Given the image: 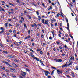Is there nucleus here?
<instances>
[{
	"mask_svg": "<svg viewBox=\"0 0 78 78\" xmlns=\"http://www.w3.org/2000/svg\"><path fill=\"white\" fill-rule=\"evenodd\" d=\"M60 26H62V23H60Z\"/></svg>",
	"mask_w": 78,
	"mask_h": 78,
	"instance_id": "59",
	"label": "nucleus"
},
{
	"mask_svg": "<svg viewBox=\"0 0 78 78\" xmlns=\"http://www.w3.org/2000/svg\"><path fill=\"white\" fill-rule=\"evenodd\" d=\"M8 23H7L5 24V28H8Z\"/></svg>",
	"mask_w": 78,
	"mask_h": 78,
	"instance_id": "12",
	"label": "nucleus"
},
{
	"mask_svg": "<svg viewBox=\"0 0 78 78\" xmlns=\"http://www.w3.org/2000/svg\"><path fill=\"white\" fill-rule=\"evenodd\" d=\"M27 37L25 38V39H30V35L27 36Z\"/></svg>",
	"mask_w": 78,
	"mask_h": 78,
	"instance_id": "8",
	"label": "nucleus"
},
{
	"mask_svg": "<svg viewBox=\"0 0 78 78\" xmlns=\"http://www.w3.org/2000/svg\"><path fill=\"white\" fill-rule=\"evenodd\" d=\"M42 5L44 6V7H45V4H44L42 3Z\"/></svg>",
	"mask_w": 78,
	"mask_h": 78,
	"instance_id": "45",
	"label": "nucleus"
},
{
	"mask_svg": "<svg viewBox=\"0 0 78 78\" xmlns=\"http://www.w3.org/2000/svg\"><path fill=\"white\" fill-rule=\"evenodd\" d=\"M51 76H50L49 75L48 76V78H51Z\"/></svg>",
	"mask_w": 78,
	"mask_h": 78,
	"instance_id": "58",
	"label": "nucleus"
},
{
	"mask_svg": "<svg viewBox=\"0 0 78 78\" xmlns=\"http://www.w3.org/2000/svg\"><path fill=\"white\" fill-rule=\"evenodd\" d=\"M43 45L44 46H45V45H46V44L45 43H43Z\"/></svg>",
	"mask_w": 78,
	"mask_h": 78,
	"instance_id": "46",
	"label": "nucleus"
},
{
	"mask_svg": "<svg viewBox=\"0 0 78 78\" xmlns=\"http://www.w3.org/2000/svg\"><path fill=\"white\" fill-rule=\"evenodd\" d=\"M51 4L53 5V6H55V4H54V3H52Z\"/></svg>",
	"mask_w": 78,
	"mask_h": 78,
	"instance_id": "64",
	"label": "nucleus"
},
{
	"mask_svg": "<svg viewBox=\"0 0 78 78\" xmlns=\"http://www.w3.org/2000/svg\"><path fill=\"white\" fill-rule=\"evenodd\" d=\"M72 76L73 77H75V74L73 73H72Z\"/></svg>",
	"mask_w": 78,
	"mask_h": 78,
	"instance_id": "18",
	"label": "nucleus"
},
{
	"mask_svg": "<svg viewBox=\"0 0 78 78\" xmlns=\"http://www.w3.org/2000/svg\"><path fill=\"white\" fill-rule=\"evenodd\" d=\"M44 24L45 25H47L48 26H49V23H48V20H45V22H44Z\"/></svg>",
	"mask_w": 78,
	"mask_h": 78,
	"instance_id": "1",
	"label": "nucleus"
},
{
	"mask_svg": "<svg viewBox=\"0 0 78 78\" xmlns=\"http://www.w3.org/2000/svg\"><path fill=\"white\" fill-rule=\"evenodd\" d=\"M9 5H11V6H14V4H13L12 3H9Z\"/></svg>",
	"mask_w": 78,
	"mask_h": 78,
	"instance_id": "22",
	"label": "nucleus"
},
{
	"mask_svg": "<svg viewBox=\"0 0 78 78\" xmlns=\"http://www.w3.org/2000/svg\"><path fill=\"white\" fill-rule=\"evenodd\" d=\"M12 77H13V78H16V76H12Z\"/></svg>",
	"mask_w": 78,
	"mask_h": 78,
	"instance_id": "51",
	"label": "nucleus"
},
{
	"mask_svg": "<svg viewBox=\"0 0 78 78\" xmlns=\"http://www.w3.org/2000/svg\"><path fill=\"white\" fill-rule=\"evenodd\" d=\"M1 2L2 3H5V2L4 1H2Z\"/></svg>",
	"mask_w": 78,
	"mask_h": 78,
	"instance_id": "55",
	"label": "nucleus"
},
{
	"mask_svg": "<svg viewBox=\"0 0 78 78\" xmlns=\"http://www.w3.org/2000/svg\"><path fill=\"white\" fill-rule=\"evenodd\" d=\"M5 31V30H2V31H1V32H0V33L1 34H2V33H3Z\"/></svg>",
	"mask_w": 78,
	"mask_h": 78,
	"instance_id": "17",
	"label": "nucleus"
},
{
	"mask_svg": "<svg viewBox=\"0 0 78 78\" xmlns=\"http://www.w3.org/2000/svg\"><path fill=\"white\" fill-rule=\"evenodd\" d=\"M52 69H56V68H55V67H52Z\"/></svg>",
	"mask_w": 78,
	"mask_h": 78,
	"instance_id": "48",
	"label": "nucleus"
},
{
	"mask_svg": "<svg viewBox=\"0 0 78 78\" xmlns=\"http://www.w3.org/2000/svg\"><path fill=\"white\" fill-rule=\"evenodd\" d=\"M44 73L46 76H48V73H50V72L47 71H44Z\"/></svg>",
	"mask_w": 78,
	"mask_h": 78,
	"instance_id": "3",
	"label": "nucleus"
},
{
	"mask_svg": "<svg viewBox=\"0 0 78 78\" xmlns=\"http://www.w3.org/2000/svg\"><path fill=\"white\" fill-rule=\"evenodd\" d=\"M62 61L61 60V59H58V62H62Z\"/></svg>",
	"mask_w": 78,
	"mask_h": 78,
	"instance_id": "28",
	"label": "nucleus"
},
{
	"mask_svg": "<svg viewBox=\"0 0 78 78\" xmlns=\"http://www.w3.org/2000/svg\"><path fill=\"white\" fill-rule=\"evenodd\" d=\"M59 48L61 50H62V47L61 46H59Z\"/></svg>",
	"mask_w": 78,
	"mask_h": 78,
	"instance_id": "33",
	"label": "nucleus"
},
{
	"mask_svg": "<svg viewBox=\"0 0 78 78\" xmlns=\"http://www.w3.org/2000/svg\"><path fill=\"white\" fill-rule=\"evenodd\" d=\"M33 58L36 59V61H39V59L37 57H34Z\"/></svg>",
	"mask_w": 78,
	"mask_h": 78,
	"instance_id": "5",
	"label": "nucleus"
},
{
	"mask_svg": "<svg viewBox=\"0 0 78 78\" xmlns=\"http://www.w3.org/2000/svg\"><path fill=\"white\" fill-rule=\"evenodd\" d=\"M67 23V26L68 27H69V24L68 23Z\"/></svg>",
	"mask_w": 78,
	"mask_h": 78,
	"instance_id": "44",
	"label": "nucleus"
},
{
	"mask_svg": "<svg viewBox=\"0 0 78 78\" xmlns=\"http://www.w3.org/2000/svg\"><path fill=\"white\" fill-rule=\"evenodd\" d=\"M49 39L51 40V39H52V37H49Z\"/></svg>",
	"mask_w": 78,
	"mask_h": 78,
	"instance_id": "42",
	"label": "nucleus"
},
{
	"mask_svg": "<svg viewBox=\"0 0 78 78\" xmlns=\"http://www.w3.org/2000/svg\"><path fill=\"white\" fill-rule=\"evenodd\" d=\"M41 17L39 16H38V20L39 21H40V20H41Z\"/></svg>",
	"mask_w": 78,
	"mask_h": 78,
	"instance_id": "15",
	"label": "nucleus"
},
{
	"mask_svg": "<svg viewBox=\"0 0 78 78\" xmlns=\"http://www.w3.org/2000/svg\"><path fill=\"white\" fill-rule=\"evenodd\" d=\"M41 65L42 66H44V64H43L42 62L41 63Z\"/></svg>",
	"mask_w": 78,
	"mask_h": 78,
	"instance_id": "29",
	"label": "nucleus"
},
{
	"mask_svg": "<svg viewBox=\"0 0 78 78\" xmlns=\"http://www.w3.org/2000/svg\"><path fill=\"white\" fill-rule=\"evenodd\" d=\"M21 3H22V4L23 5H25V3L23 2H21Z\"/></svg>",
	"mask_w": 78,
	"mask_h": 78,
	"instance_id": "56",
	"label": "nucleus"
},
{
	"mask_svg": "<svg viewBox=\"0 0 78 78\" xmlns=\"http://www.w3.org/2000/svg\"><path fill=\"white\" fill-rule=\"evenodd\" d=\"M27 17L28 18H29V19H31V17L30 16L28 15Z\"/></svg>",
	"mask_w": 78,
	"mask_h": 78,
	"instance_id": "20",
	"label": "nucleus"
},
{
	"mask_svg": "<svg viewBox=\"0 0 78 78\" xmlns=\"http://www.w3.org/2000/svg\"><path fill=\"white\" fill-rule=\"evenodd\" d=\"M36 12V14H37V16H39V12L38 11H37Z\"/></svg>",
	"mask_w": 78,
	"mask_h": 78,
	"instance_id": "16",
	"label": "nucleus"
},
{
	"mask_svg": "<svg viewBox=\"0 0 78 78\" xmlns=\"http://www.w3.org/2000/svg\"><path fill=\"white\" fill-rule=\"evenodd\" d=\"M1 30H4V28L3 27H1Z\"/></svg>",
	"mask_w": 78,
	"mask_h": 78,
	"instance_id": "52",
	"label": "nucleus"
},
{
	"mask_svg": "<svg viewBox=\"0 0 78 78\" xmlns=\"http://www.w3.org/2000/svg\"><path fill=\"white\" fill-rule=\"evenodd\" d=\"M75 57H77V55H76V53L75 54Z\"/></svg>",
	"mask_w": 78,
	"mask_h": 78,
	"instance_id": "63",
	"label": "nucleus"
},
{
	"mask_svg": "<svg viewBox=\"0 0 78 78\" xmlns=\"http://www.w3.org/2000/svg\"><path fill=\"white\" fill-rule=\"evenodd\" d=\"M0 67L1 69H2V70H6V68L5 67H4L1 66Z\"/></svg>",
	"mask_w": 78,
	"mask_h": 78,
	"instance_id": "9",
	"label": "nucleus"
},
{
	"mask_svg": "<svg viewBox=\"0 0 78 78\" xmlns=\"http://www.w3.org/2000/svg\"><path fill=\"white\" fill-rule=\"evenodd\" d=\"M5 71L7 72H9V70H8V69H6L5 70Z\"/></svg>",
	"mask_w": 78,
	"mask_h": 78,
	"instance_id": "38",
	"label": "nucleus"
},
{
	"mask_svg": "<svg viewBox=\"0 0 78 78\" xmlns=\"http://www.w3.org/2000/svg\"><path fill=\"white\" fill-rule=\"evenodd\" d=\"M0 45L1 47H3V44H2L1 43H0Z\"/></svg>",
	"mask_w": 78,
	"mask_h": 78,
	"instance_id": "31",
	"label": "nucleus"
},
{
	"mask_svg": "<svg viewBox=\"0 0 78 78\" xmlns=\"http://www.w3.org/2000/svg\"><path fill=\"white\" fill-rule=\"evenodd\" d=\"M75 19L76 21H77L78 20V18H77V17H76V18H75Z\"/></svg>",
	"mask_w": 78,
	"mask_h": 78,
	"instance_id": "57",
	"label": "nucleus"
},
{
	"mask_svg": "<svg viewBox=\"0 0 78 78\" xmlns=\"http://www.w3.org/2000/svg\"><path fill=\"white\" fill-rule=\"evenodd\" d=\"M56 43L57 44H58V45H59V44H60V43H59V42H57Z\"/></svg>",
	"mask_w": 78,
	"mask_h": 78,
	"instance_id": "61",
	"label": "nucleus"
},
{
	"mask_svg": "<svg viewBox=\"0 0 78 78\" xmlns=\"http://www.w3.org/2000/svg\"><path fill=\"white\" fill-rule=\"evenodd\" d=\"M21 20H22V21H23V22L24 21V18H23V17H22Z\"/></svg>",
	"mask_w": 78,
	"mask_h": 78,
	"instance_id": "23",
	"label": "nucleus"
},
{
	"mask_svg": "<svg viewBox=\"0 0 78 78\" xmlns=\"http://www.w3.org/2000/svg\"><path fill=\"white\" fill-rule=\"evenodd\" d=\"M29 50H30V51H32V52H34V51H33V50L31 49L30 48H29Z\"/></svg>",
	"mask_w": 78,
	"mask_h": 78,
	"instance_id": "19",
	"label": "nucleus"
},
{
	"mask_svg": "<svg viewBox=\"0 0 78 78\" xmlns=\"http://www.w3.org/2000/svg\"><path fill=\"white\" fill-rule=\"evenodd\" d=\"M57 25H58V24L57 23H55V26H57Z\"/></svg>",
	"mask_w": 78,
	"mask_h": 78,
	"instance_id": "60",
	"label": "nucleus"
},
{
	"mask_svg": "<svg viewBox=\"0 0 78 78\" xmlns=\"http://www.w3.org/2000/svg\"><path fill=\"white\" fill-rule=\"evenodd\" d=\"M16 2L18 3H19V4H20V3H21V2H20V1L19 0H17L16 1Z\"/></svg>",
	"mask_w": 78,
	"mask_h": 78,
	"instance_id": "13",
	"label": "nucleus"
},
{
	"mask_svg": "<svg viewBox=\"0 0 78 78\" xmlns=\"http://www.w3.org/2000/svg\"><path fill=\"white\" fill-rule=\"evenodd\" d=\"M24 27H25V28L27 27V25H26V24H24Z\"/></svg>",
	"mask_w": 78,
	"mask_h": 78,
	"instance_id": "43",
	"label": "nucleus"
},
{
	"mask_svg": "<svg viewBox=\"0 0 78 78\" xmlns=\"http://www.w3.org/2000/svg\"><path fill=\"white\" fill-rule=\"evenodd\" d=\"M51 25L52 26V27H54V25L52 23H51Z\"/></svg>",
	"mask_w": 78,
	"mask_h": 78,
	"instance_id": "54",
	"label": "nucleus"
},
{
	"mask_svg": "<svg viewBox=\"0 0 78 78\" xmlns=\"http://www.w3.org/2000/svg\"><path fill=\"white\" fill-rule=\"evenodd\" d=\"M69 36H70V37H71V38H72V39H73V36H72L71 35H70Z\"/></svg>",
	"mask_w": 78,
	"mask_h": 78,
	"instance_id": "32",
	"label": "nucleus"
},
{
	"mask_svg": "<svg viewBox=\"0 0 78 78\" xmlns=\"http://www.w3.org/2000/svg\"><path fill=\"white\" fill-rule=\"evenodd\" d=\"M11 20V19H9L8 20V22H10Z\"/></svg>",
	"mask_w": 78,
	"mask_h": 78,
	"instance_id": "34",
	"label": "nucleus"
},
{
	"mask_svg": "<svg viewBox=\"0 0 78 78\" xmlns=\"http://www.w3.org/2000/svg\"><path fill=\"white\" fill-rule=\"evenodd\" d=\"M62 68H64V67H67V64H65L64 65H63L62 66Z\"/></svg>",
	"mask_w": 78,
	"mask_h": 78,
	"instance_id": "10",
	"label": "nucleus"
},
{
	"mask_svg": "<svg viewBox=\"0 0 78 78\" xmlns=\"http://www.w3.org/2000/svg\"><path fill=\"white\" fill-rule=\"evenodd\" d=\"M72 62H70L69 63V66H71V65H72Z\"/></svg>",
	"mask_w": 78,
	"mask_h": 78,
	"instance_id": "53",
	"label": "nucleus"
},
{
	"mask_svg": "<svg viewBox=\"0 0 78 78\" xmlns=\"http://www.w3.org/2000/svg\"><path fill=\"white\" fill-rule=\"evenodd\" d=\"M34 25L35 27H37V25H36V23H34Z\"/></svg>",
	"mask_w": 78,
	"mask_h": 78,
	"instance_id": "36",
	"label": "nucleus"
},
{
	"mask_svg": "<svg viewBox=\"0 0 78 78\" xmlns=\"http://www.w3.org/2000/svg\"><path fill=\"white\" fill-rule=\"evenodd\" d=\"M0 11H2V10L4 11V12H5V9H4L3 8H2V7H0Z\"/></svg>",
	"mask_w": 78,
	"mask_h": 78,
	"instance_id": "4",
	"label": "nucleus"
},
{
	"mask_svg": "<svg viewBox=\"0 0 78 78\" xmlns=\"http://www.w3.org/2000/svg\"><path fill=\"white\" fill-rule=\"evenodd\" d=\"M14 61H15V62H19V60H18L17 59H15L14 60Z\"/></svg>",
	"mask_w": 78,
	"mask_h": 78,
	"instance_id": "26",
	"label": "nucleus"
},
{
	"mask_svg": "<svg viewBox=\"0 0 78 78\" xmlns=\"http://www.w3.org/2000/svg\"><path fill=\"white\" fill-rule=\"evenodd\" d=\"M76 70H78V66H76Z\"/></svg>",
	"mask_w": 78,
	"mask_h": 78,
	"instance_id": "39",
	"label": "nucleus"
},
{
	"mask_svg": "<svg viewBox=\"0 0 78 78\" xmlns=\"http://www.w3.org/2000/svg\"><path fill=\"white\" fill-rule=\"evenodd\" d=\"M53 21L56 22V20H55L54 18H52L51 20V22H53Z\"/></svg>",
	"mask_w": 78,
	"mask_h": 78,
	"instance_id": "11",
	"label": "nucleus"
},
{
	"mask_svg": "<svg viewBox=\"0 0 78 78\" xmlns=\"http://www.w3.org/2000/svg\"><path fill=\"white\" fill-rule=\"evenodd\" d=\"M66 20V22L67 23H68V19H67V18H65Z\"/></svg>",
	"mask_w": 78,
	"mask_h": 78,
	"instance_id": "25",
	"label": "nucleus"
},
{
	"mask_svg": "<svg viewBox=\"0 0 78 78\" xmlns=\"http://www.w3.org/2000/svg\"><path fill=\"white\" fill-rule=\"evenodd\" d=\"M59 15H60V14H59V13H58L57 14V17H59Z\"/></svg>",
	"mask_w": 78,
	"mask_h": 78,
	"instance_id": "37",
	"label": "nucleus"
},
{
	"mask_svg": "<svg viewBox=\"0 0 78 78\" xmlns=\"http://www.w3.org/2000/svg\"><path fill=\"white\" fill-rule=\"evenodd\" d=\"M5 64H6L8 65L10 67L11 66V64H9V63H8V62H5Z\"/></svg>",
	"mask_w": 78,
	"mask_h": 78,
	"instance_id": "7",
	"label": "nucleus"
},
{
	"mask_svg": "<svg viewBox=\"0 0 78 78\" xmlns=\"http://www.w3.org/2000/svg\"><path fill=\"white\" fill-rule=\"evenodd\" d=\"M32 5H34L35 6H36V4H34V3L33 2L32 4Z\"/></svg>",
	"mask_w": 78,
	"mask_h": 78,
	"instance_id": "24",
	"label": "nucleus"
},
{
	"mask_svg": "<svg viewBox=\"0 0 78 78\" xmlns=\"http://www.w3.org/2000/svg\"><path fill=\"white\" fill-rule=\"evenodd\" d=\"M10 70H13V71H15L16 70V69H13L12 68H10Z\"/></svg>",
	"mask_w": 78,
	"mask_h": 78,
	"instance_id": "21",
	"label": "nucleus"
},
{
	"mask_svg": "<svg viewBox=\"0 0 78 78\" xmlns=\"http://www.w3.org/2000/svg\"><path fill=\"white\" fill-rule=\"evenodd\" d=\"M40 54H41H41H42V53H43L42 51H40Z\"/></svg>",
	"mask_w": 78,
	"mask_h": 78,
	"instance_id": "47",
	"label": "nucleus"
},
{
	"mask_svg": "<svg viewBox=\"0 0 78 78\" xmlns=\"http://www.w3.org/2000/svg\"><path fill=\"white\" fill-rule=\"evenodd\" d=\"M57 71L58 75H60V74H62V70H57Z\"/></svg>",
	"mask_w": 78,
	"mask_h": 78,
	"instance_id": "2",
	"label": "nucleus"
},
{
	"mask_svg": "<svg viewBox=\"0 0 78 78\" xmlns=\"http://www.w3.org/2000/svg\"><path fill=\"white\" fill-rule=\"evenodd\" d=\"M28 33L29 34H31V32H30V30H29L28 31Z\"/></svg>",
	"mask_w": 78,
	"mask_h": 78,
	"instance_id": "35",
	"label": "nucleus"
},
{
	"mask_svg": "<svg viewBox=\"0 0 78 78\" xmlns=\"http://www.w3.org/2000/svg\"><path fill=\"white\" fill-rule=\"evenodd\" d=\"M64 47L65 48H67V45H65L64 46Z\"/></svg>",
	"mask_w": 78,
	"mask_h": 78,
	"instance_id": "40",
	"label": "nucleus"
},
{
	"mask_svg": "<svg viewBox=\"0 0 78 78\" xmlns=\"http://www.w3.org/2000/svg\"><path fill=\"white\" fill-rule=\"evenodd\" d=\"M9 27H12V25H11V24H9Z\"/></svg>",
	"mask_w": 78,
	"mask_h": 78,
	"instance_id": "49",
	"label": "nucleus"
},
{
	"mask_svg": "<svg viewBox=\"0 0 78 78\" xmlns=\"http://www.w3.org/2000/svg\"><path fill=\"white\" fill-rule=\"evenodd\" d=\"M42 23H44L45 20L44 19H42Z\"/></svg>",
	"mask_w": 78,
	"mask_h": 78,
	"instance_id": "14",
	"label": "nucleus"
},
{
	"mask_svg": "<svg viewBox=\"0 0 78 78\" xmlns=\"http://www.w3.org/2000/svg\"><path fill=\"white\" fill-rule=\"evenodd\" d=\"M3 76H4L5 77H6V75L5 74H3Z\"/></svg>",
	"mask_w": 78,
	"mask_h": 78,
	"instance_id": "50",
	"label": "nucleus"
},
{
	"mask_svg": "<svg viewBox=\"0 0 78 78\" xmlns=\"http://www.w3.org/2000/svg\"><path fill=\"white\" fill-rule=\"evenodd\" d=\"M24 14H27L28 13V12H27V11H24Z\"/></svg>",
	"mask_w": 78,
	"mask_h": 78,
	"instance_id": "41",
	"label": "nucleus"
},
{
	"mask_svg": "<svg viewBox=\"0 0 78 78\" xmlns=\"http://www.w3.org/2000/svg\"><path fill=\"white\" fill-rule=\"evenodd\" d=\"M26 70L27 71H28V72H30V69H28V68H27L26 69Z\"/></svg>",
	"mask_w": 78,
	"mask_h": 78,
	"instance_id": "27",
	"label": "nucleus"
},
{
	"mask_svg": "<svg viewBox=\"0 0 78 78\" xmlns=\"http://www.w3.org/2000/svg\"><path fill=\"white\" fill-rule=\"evenodd\" d=\"M23 77H24V78H25V75H27V73H26V72H23Z\"/></svg>",
	"mask_w": 78,
	"mask_h": 78,
	"instance_id": "6",
	"label": "nucleus"
},
{
	"mask_svg": "<svg viewBox=\"0 0 78 78\" xmlns=\"http://www.w3.org/2000/svg\"><path fill=\"white\" fill-rule=\"evenodd\" d=\"M53 50L54 51H56V49H55V48H53Z\"/></svg>",
	"mask_w": 78,
	"mask_h": 78,
	"instance_id": "62",
	"label": "nucleus"
},
{
	"mask_svg": "<svg viewBox=\"0 0 78 78\" xmlns=\"http://www.w3.org/2000/svg\"><path fill=\"white\" fill-rule=\"evenodd\" d=\"M41 37H42V38H44V35L43 34L41 35Z\"/></svg>",
	"mask_w": 78,
	"mask_h": 78,
	"instance_id": "30",
	"label": "nucleus"
}]
</instances>
